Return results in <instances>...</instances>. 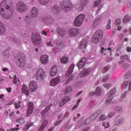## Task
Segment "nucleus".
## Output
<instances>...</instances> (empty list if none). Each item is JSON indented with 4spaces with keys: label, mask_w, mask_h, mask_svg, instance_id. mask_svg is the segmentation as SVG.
I'll use <instances>...</instances> for the list:
<instances>
[{
    "label": "nucleus",
    "mask_w": 131,
    "mask_h": 131,
    "mask_svg": "<svg viewBox=\"0 0 131 131\" xmlns=\"http://www.w3.org/2000/svg\"><path fill=\"white\" fill-rule=\"evenodd\" d=\"M81 98H80L77 102V104L74 105L73 108H72V110H75V109H76V108H77L78 107L79 104V103H80V102H81Z\"/></svg>",
    "instance_id": "58836bf2"
},
{
    "label": "nucleus",
    "mask_w": 131,
    "mask_h": 131,
    "mask_svg": "<svg viewBox=\"0 0 131 131\" xmlns=\"http://www.w3.org/2000/svg\"><path fill=\"white\" fill-rule=\"evenodd\" d=\"M16 122H18V123H20V124H23L25 122V120L23 118H19V119H16Z\"/></svg>",
    "instance_id": "473e14b6"
},
{
    "label": "nucleus",
    "mask_w": 131,
    "mask_h": 131,
    "mask_svg": "<svg viewBox=\"0 0 131 131\" xmlns=\"http://www.w3.org/2000/svg\"><path fill=\"white\" fill-rule=\"evenodd\" d=\"M15 107L16 109H18V108H20L21 107V102L19 101L17 103H14Z\"/></svg>",
    "instance_id": "3c124183"
},
{
    "label": "nucleus",
    "mask_w": 131,
    "mask_h": 131,
    "mask_svg": "<svg viewBox=\"0 0 131 131\" xmlns=\"http://www.w3.org/2000/svg\"><path fill=\"white\" fill-rule=\"evenodd\" d=\"M61 63L63 64H67V63L69 61V58L66 56H64L63 57L61 58Z\"/></svg>",
    "instance_id": "a878e982"
},
{
    "label": "nucleus",
    "mask_w": 131,
    "mask_h": 131,
    "mask_svg": "<svg viewBox=\"0 0 131 131\" xmlns=\"http://www.w3.org/2000/svg\"><path fill=\"white\" fill-rule=\"evenodd\" d=\"M122 47H123V44H120L117 47L116 49V52H119L121 49H122Z\"/></svg>",
    "instance_id": "603ef678"
},
{
    "label": "nucleus",
    "mask_w": 131,
    "mask_h": 131,
    "mask_svg": "<svg viewBox=\"0 0 131 131\" xmlns=\"http://www.w3.org/2000/svg\"><path fill=\"white\" fill-rule=\"evenodd\" d=\"M107 119V117L105 115H102L98 119L99 121H104Z\"/></svg>",
    "instance_id": "f704fd0d"
},
{
    "label": "nucleus",
    "mask_w": 131,
    "mask_h": 131,
    "mask_svg": "<svg viewBox=\"0 0 131 131\" xmlns=\"http://www.w3.org/2000/svg\"><path fill=\"white\" fill-rule=\"evenodd\" d=\"M33 125V123H28L24 127V130H28L30 126Z\"/></svg>",
    "instance_id": "7c9ffc66"
},
{
    "label": "nucleus",
    "mask_w": 131,
    "mask_h": 131,
    "mask_svg": "<svg viewBox=\"0 0 131 131\" xmlns=\"http://www.w3.org/2000/svg\"><path fill=\"white\" fill-rule=\"evenodd\" d=\"M79 33V29L72 28L69 30V35L70 37H75Z\"/></svg>",
    "instance_id": "9b49d317"
},
{
    "label": "nucleus",
    "mask_w": 131,
    "mask_h": 131,
    "mask_svg": "<svg viewBox=\"0 0 131 131\" xmlns=\"http://www.w3.org/2000/svg\"><path fill=\"white\" fill-rule=\"evenodd\" d=\"M102 8H103V6H100L96 11V14H99V11L102 10Z\"/></svg>",
    "instance_id": "69168bd1"
},
{
    "label": "nucleus",
    "mask_w": 131,
    "mask_h": 131,
    "mask_svg": "<svg viewBox=\"0 0 131 131\" xmlns=\"http://www.w3.org/2000/svg\"><path fill=\"white\" fill-rule=\"evenodd\" d=\"M98 117V116L96 114H95V113H93L91 116H90V117H89V118L92 121H94V120H95L96 119V118H97Z\"/></svg>",
    "instance_id": "2f4dec72"
},
{
    "label": "nucleus",
    "mask_w": 131,
    "mask_h": 131,
    "mask_svg": "<svg viewBox=\"0 0 131 131\" xmlns=\"http://www.w3.org/2000/svg\"><path fill=\"white\" fill-rule=\"evenodd\" d=\"M29 89L31 93H34L37 90V83L35 81H31L29 83Z\"/></svg>",
    "instance_id": "9d476101"
},
{
    "label": "nucleus",
    "mask_w": 131,
    "mask_h": 131,
    "mask_svg": "<svg viewBox=\"0 0 131 131\" xmlns=\"http://www.w3.org/2000/svg\"><path fill=\"white\" fill-rule=\"evenodd\" d=\"M40 4H41L42 5H47L49 2H50V0H38Z\"/></svg>",
    "instance_id": "37998d69"
},
{
    "label": "nucleus",
    "mask_w": 131,
    "mask_h": 131,
    "mask_svg": "<svg viewBox=\"0 0 131 131\" xmlns=\"http://www.w3.org/2000/svg\"><path fill=\"white\" fill-rule=\"evenodd\" d=\"M120 59H124L126 60V59H128V55H123L120 56Z\"/></svg>",
    "instance_id": "052dcab7"
},
{
    "label": "nucleus",
    "mask_w": 131,
    "mask_h": 131,
    "mask_svg": "<svg viewBox=\"0 0 131 131\" xmlns=\"http://www.w3.org/2000/svg\"><path fill=\"white\" fill-rule=\"evenodd\" d=\"M65 104H66V102H65L64 100L62 99V101H61L59 103V106L60 107H62V106H64Z\"/></svg>",
    "instance_id": "13d9d810"
},
{
    "label": "nucleus",
    "mask_w": 131,
    "mask_h": 131,
    "mask_svg": "<svg viewBox=\"0 0 131 131\" xmlns=\"http://www.w3.org/2000/svg\"><path fill=\"white\" fill-rule=\"evenodd\" d=\"M75 77V75H72L70 77L68 78V79L66 81V84H68L69 83V82L73 79Z\"/></svg>",
    "instance_id": "e433bc0d"
},
{
    "label": "nucleus",
    "mask_w": 131,
    "mask_h": 131,
    "mask_svg": "<svg viewBox=\"0 0 131 131\" xmlns=\"http://www.w3.org/2000/svg\"><path fill=\"white\" fill-rule=\"evenodd\" d=\"M6 31V28L2 22H0V34H3Z\"/></svg>",
    "instance_id": "c85d7f7f"
},
{
    "label": "nucleus",
    "mask_w": 131,
    "mask_h": 131,
    "mask_svg": "<svg viewBox=\"0 0 131 131\" xmlns=\"http://www.w3.org/2000/svg\"><path fill=\"white\" fill-rule=\"evenodd\" d=\"M40 36L38 33L33 34L32 36V41L34 45H39L40 43Z\"/></svg>",
    "instance_id": "1a4fd4ad"
},
{
    "label": "nucleus",
    "mask_w": 131,
    "mask_h": 131,
    "mask_svg": "<svg viewBox=\"0 0 131 131\" xmlns=\"http://www.w3.org/2000/svg\"><path fill=\"white\" fill-rule=\"evenodd\" d=\"M51 107H52V104H49V105L45 109L43 110L42 112L41 113V114L43 116L50 109H51Z\"/></svg>",
    "instance_id": "bb28decb"
},
{
    "label": "nucleus",
    "mask_w": 131,
    "mask_h": 131,
    "mask_svg": "<svg viewBox=\"0 0 131 131\" xmlns=\"http://www.w3.org/2000/svg\"><path fill=\"white\" fill-rule=\"evenodd\" d=\"M13 82L14 84H17L18 83V81H17V76L16 75H14V77L13 78Z\"/></svg>",
    "instance_id": "864d4df0"
},
{
    "label": "nucleus",
    "mask_w": 131,
    "mask_h": 131,
    "mask_svg": "<svg viewBox=\"0 0 131 131\" xmlns=\"http://www.w3.org/2000/svg\"><path fill=\"white\" fill-rule=\"evenodd\" d=\"M28 108L27 114H32L33 111V103L32 102H28Z\"/></svg>",
    "instance_id": "5701e85b"
},
{
    "label": "nucleus",
    "mask_w": 131,
    "mask_h": 131,
    "mask_svg": "<svg viewBox=\"0 0 131 131\" xmlns=\"http://www.w3.org/2000/svg\"><path fill=\"white\" fill-rule=\"evenodd\" d=\"M101 3H102V0H98V1H95L94 4V7L95 8V7H97L99 6V5L101 4Z\"/></svg>",
    "instance_id": "79ce46f5"
},
{
    "label": "nucleus",
    "mask_w": 131,
    "mask_h": 131,
    "mask_svg": "<svg viewBox=\"0 0 131 131\" xmlns=\"http://www.w3.org/2000/svg\"><path fill=\"white\" fill-rule=\"evenodd\" d=\"M92 122V120L89 118L86 120L84 121L83 124H90Z\"/></svg>",
    "instance_id": "c03bdc74"
},
{
    "label": "nucleus",
    "mask_w": 131,
    "mask_h": 131,
    "mask_svg": "<svg viewBox=\"0 0 131 131\" xmlns=\"http://www.w3.org/2000/svg\"><path fill=\"white\" fill-rule=\"evenodd\" d=\"M25 20L26 23H27L28 24L31 23V21H30V18H29V15L26 16Z\"/></svg>",
    "instance_id": "49530a36"
},
{
    "label": "nucleus",
    "mask_w": 131,
    "mask_h": 131,
    "mask_svg": "<svg viewBox=\"0 0 131 131\" xmlns=\"http://www.w3.org/2000/svg\"><path fill=\"white\" fill-rule=\"evenodd\" d=\"M60 5L61 9L66 11H70L73 9V4L70 0H62Z\"/></svg>",
    "instance_id": "f03ea898"
},
{
    "label": "nucleus",
    "mask_w": 131,
    "mask_h": 131,
    "mask_svg": "<svg viewBox=\"0 0 131 131\" xmlns=\"http://www.w3.org/2000/svg\"><path fill=\"white\" fill-rule=\"evenodd\" d=\"M62 100H64L66 103H67V102L70 101V97L69 96H65Z\"/></svg>",
    "instance_id": "6e6d98bb"
},
{
    "label": "nucleus",
    "mask_w": 131,
    "mask_h": 131,
    "mask_svg": "<svg viewBox=\"0 0 131 131\" xmlns=\"http://www.w3.org/2000/svg\"><path fill=\"white\" fill-rule=\"evenodd\" d=\"M64 48V44L62 42H56V49L58 50H61Z\"/></svg>",
    "instance_id": "c756f323"
},
{
    "label": "nucleus",
    "mask_w": 131,
    "mask_h": 131,
    "mask_svg": "<svg viewBox=\"0 0 131 131\" xmlns=\"http://www.w3.org/2000/svg\"><path fill=\"white\" fill-rule=\"evenodd\" d=\"M126 51L128 52V53H129V52H131V47H127L126 49Z\"/></svg>",
    "instance_id": "774afa93"
},
{
    "label": "nucleus",
    "mask_w": 131,
    "mask_h": 131,
    "mask_svg": "<svg viewBox=\"0 0 131 131\" xmlns=\"http://www.w3.org/2000/svg\"><path fill=\"white\" fill-rule=\"evenodd\" d=\"M60 81V77H57L52 79L50 81V85L51 86H55Z\"/></svg>",
    "instance_id": "a211bd4d"
},
{
    "label": "nucleus",
    "mask_w": 131,
    "mask_h": 131,
    "mask_svg": "<svg viewBox=\"0 0 131 131\" xmlns=\"http://www.w3.org/2000/svg\"><path fill=\"white\" fill-rule=\"evenodd\" d=\"M47 20H48L49 23H53V22H54V19L51 16L48 18Z\"/></svg>",
    "instance_id": "680f3d73"
},
{
    "label": "nucleus",
    "mask_w": 131,
    "mask_h": 131,
    "mask_svg": "<svg viewBox=\"0 0 131 131\" xmlns=\"http://www.w3.org/2000/svg\"><path fill=\"white\" fill-rule=\"evenodd\" d=\"M48 123H49L48 120H45L42 123V125H41V126H42L44 128H46V126L48 125Z\"/></svg>",
    "instance_id": "de8ad7c7"
},
{
    "label": "nucleus",
    "mask_w": 131,
    "mask_h": 131,
    "mask_svg": "<svg viewBox=\"0 0 131 131\" xmlns=\"http://www.w3.org/2000/svg\"><path fill=\"white\" fill-rule=\"evenodd\" d=\"M57 72H58V68H57V66H53L51 69L50 75V76L53 77L56 76V74H57Z\"/></svg>",
    "instance_id": "6ab92c4d"
},
{
    "label": "nucleus",
    "mask_w": 131,
    "mask_h": 131,
    "mask_svg": "<svg viewBox=\"0 0 131 131\" xmlns=\"http://www.w3.org/2000/svg\"><path fill=\"white\" fill-rule=\"evenodd\" d=\"M51 10L54 15H58V14L60 13V8H59V7L57 5L53 6Z\"/></svg>",
    "instance_id": "4be33fe9"
},
{
    "label": "nucleus",
    "mask_w": 131,
    "mask_h": 131,
    "mask_svg": "<svg viewBox=\"0 0 131 131\" xmlns=\"http://www.w3.org/2000/svg\"><path fill=\"white\" fill-rule=\"evenodd\" d=\"M16 64L20 68H23L25 65V55L23 54H20L16 58Z\"/></svg>",
    "instance_id": "0eeeda50"
},
{
    "label": "nucleus",
    "mask_w": 131,
    "mask_h": 131,
    "mask_svg": "<svg viewBox=\"0 0 131 131\" xmlns=\"http://www.w3.org/2000/svg\"><path fill=\"white\" fill-rule=\"evenodd\" d=\"M86 47H88V39L84 38L81 41L79 48L82 50L83 53H84L85 51L83 50H85Z\"/></svg>",
    "instance_id": "f8f14e48"
},
{
    "label": "nucleus",
    "mask_w": 131,
    "mask_h": 131,
    "mask_svg": "<svg viewBox=\"0 0 131 131\" xmlns=\"http://www.w3.org/2000/svg\"><path fill=\"white\" fill-rule=\"evenodd\" d=\"M131 77V71H129L124 77V79H128Z\"/></svg>",
    "instance_id": "c9c22d12"
},
{
    "label": "nucleus",
    "mask_w": 131,
    "mask_h": 131,
    "mask_svg": "<svg viewBox=\"0 0 131 131\" xmlns=\"http://www.w3.org/2000/svg\"><path fill=\"white\" fill-rule=\"evenodd\" d=\"M101 113H102V111H101V110H98L96 112H95L94 113L95 114H97V116H98L99 115V114H101Z\"/></svg>",
    "instance_id": "0e129e2a"
},
{
    "label": "nucleus",
    "mask_w": 131,
    "mask_h": 131,
    "mask_svg": "<svg viewBox=\"0 0 131 131\" xmlns=\"http://www.w3.org/2000/svg\"><path fill=\"white\" fill-rule=\"evenodd\" d=\"M109 79V75H107L106 76H104L102 79L103 82H106L107 80Z\"/></svg>",
    "instance_id": "5fc2aeb1"
},
{
    "label": "nucleus",
    "mask_w": 131,
    "mask_h": 131,
    "mask_svg": "<svg viewBox=\"0 0 131 131\" xmlns=\"http://www.w3.org/2000/svg\"><path fill=\"white\" fill-rule=\"evenodd\" d=\"M74 69V64H72L70 66L68 71L66 73V77H69V76H70V75H71V74L72 73V72H73Z\"/></svg>",
    "instance_id": "aec40b11"
},
{
    "label": "nucleus",
    "mask_w": 131,
    "mask_h": 131,
    "mask_svg": "<svg viewBox=\"0 0 131 131\" xmlns=\"http://www.w3.org/2000/svg\"><path fill=\"white\" fill-rule=\"evenodd\" d=\"M47 77V74H46V72L43 71L42 69H39L36 74V79L37 80H43L45 78Z\"/></svg>",
    "instance_id": "423d86ee"
},
{
    "label": "nucleus",
    "mask_w": 131,
    "mask_h": 131,
    "mask_svg": "<svg viewBox=\"0 0 131 131\" xmlns=\"http://www.w3.org/2000/svg\"><path fill=\"white\" fill-rule=\"evenodd\" d=\"M38 15V9L36 7H33L31 10V16L33 18L37 17Z\"/></svg>",
    "instance_id": "f3484780"
},
{
    "label": "nucleus",
    "mask_w": 131,
    "mask_h": 131,
    "mask_svg": "<svg viewBox=\"0 0 131 131\" xmlns=\"http://www.w3.org/2000/svg\"><path fill=\"white\" fill-rule=\"evenodd\" d=\"M122 67L124 69H127L129 68V64L127 63H124L123 64Z\"/></svg>",
    "instance_id": "09e8293b"
},
{
    "label": "nucleus",
    "mask_w": 131,
    "mask_h": 131,
    "mask_svg": "<svg viewBox=\"0 0 131 131\" xmlns=\"http://www.w3.org/2000/svg\"><path fill=\"white\" fill-rule=\"evenodd\" d=\"M16 10L19 13H24L27 10V6L24 3L19 1L16 4Z\"/></svg>",
    "instance_id": "20e7f679"
},
{
    "label": "nucleus",
    "mask_w": 131,
    "mask_h": 131,
    "mask_svg": "<svg viewBox=\"0 0 131 131\" xmlns=\"http://www.w3.org/2000/svg\"><path fill=\"white\" fill-rule=\"evenodd\" d=\"M86 3H88V0H80L79 4L77 6L78 12L83 10V8L86 6Z\"/></svg>",
    "instance_id": "ddd939ff"
},
{
    "label": "nucleus",
    "mask_w": 131,
    "mask_h": 131,
    "mask_svg": "<svg viewBox=\"0 0 131 131\" xmlns=\"http://www.w3.org/2000/svg\"><path fill=\"white\" fill-rule=\"evenodd\" d=\"M13 3L9 0H3L0 4V14L4 19H11L14 16Z\"/></svg>",
    "instance_id": "f257e3e1"
},
{
    "label": "nucleus",
    "mask_w": 131,
    "mask_h": 131,
    "mask_svg": "<svg viewBox=\"0 0 131 131\" xmlns=\"http://www.w3.org/2000/svg\"><path fill=\"white\" fill-rule=\"evenodd\" d=\"M121 24V20L120 18H118L116 20V25H120Z\"/></svg>",
    "instance_id": "e2e57ef3"
},
{
    "label": "nucleus",
    "mask_w": 131,
    "mask_h": 131,
    "mask_svg": "<svg viewBox=\"0 0 131 131\" xmlns=\"http://www.w3.org/2000/svg\"><path fill=\"white\" fill-rule=\"evenodd\" d=\"M116 111H117V112H121V111H122V108L120 106H117L116 107Z\"/></svg>",
    "instance_id": "bf43d9fd"
},
{
    "label": "nucleus",
    "mask_w": 131,
    "mask_h": 131,
    "mask_svg": "<svg viewBox=\"0 0 131 131\" xmlns=\"http://www.w3.org/2000/svg\"><path fill=\"white\" fill-rule=\"evenodd\" d=\"M107 25L106 26V29H111V19H109L107 21Z\"/></svg>",
    "instance_id": "a18cd8bd"
},
{
    "label": "nucleus",
    "mask_w": 131,
    "mask_h": 131,
    "mask_svg": "<svg viewBox=\"0 0 131 131\" xmlns=\"http://www.w3.org/2000/svg\"><path fill=\"white\" fill-rule=\"evenodd\" d=\"M85 63H86V58H83L79 61L77 67L79 69H81V68H83L85 66Z\"/></svg>",
    "instance_id": "2eb2a0df"
},
{
    "label": "nucleus",
    "mask_w": 131,
    "mask_h": 131,
    "mask_svg": "<svg viewBox=\"0 0 131 131\" xmlns=\"http://www.w3.org/2000/svg\"><path fill=\"white\" fill-rule=\"evenodd\" d=\"M85 18V15L83 14H81L77 16L74 21V25L76 27H80L82 25V23Z\"/></svg>",
    "instance_id": "39448f33"
},
{
    "label": "nucleus",
    "mask_w": 131,
    "mask_h": 131,
    "mask_svg": "<svg viewBox=\"0 0 131 131\" xmlns=\"http://www.w3.org/2000/svg\"><path fill=\"white\" fill-rule=\"evenodd\" d=\"M101 93L102 92L101 91V88L100 87H97L96 89V95H97V96H101Z\"/></svg>",
    "instance_id": "72a5a7b5"
},
{
    "label": "nucleus",
    "mask_w": 131,
    "mask_h": 131,
    "mask_svg": "<svg viewBox=\"0 0 131 131\" xmlns=\"http://www.w3.org/2000/svg\"><path fill=\"white\" fill-rule=\"evenodd\" d=\"M114 115V113H110L108 114L107 117L108 118H111V117H113V116Z\"/></svg>",
    "instance_id": "338daca9"
},
{
    "label": "nucleus",
    "mask_w": 131,
    "mask_h": 131,
    "mask_svg": "<svg viewBox=\"0 0 131 131\" xmlns=\"http://www.w3.org/2000/svg\"><path fill=\"white\" fill-rule=\"evenodd\" d=\"M116 93V88H114L108 94L107 98L105 101L106 105H108L112 103V101L113 100V96H114V94Z\"/></svg>",
    "instance_id": "6e6552de"
},
{
    "label": "nucleus",
    "mask_w": 131,
    "mask_h": 131,
    "mask_svg": "<svg viewBox=\"0 0 131 131\" xmlns=\"http://www.w3.org/2000/svg\"><path fill=\"white\" fill-rule=\"evenodd\" d=\"M103 32L102 30L96 31L92 37L93 42H94V43H98L99 41H101L102 38H103Z\"/></svg>",
    "instance_id": "7ed1b4c3"
},
{
    "label": "nucleus",
    "mask_w": 131,
    "mask_h": 131,
    "mask_svg": "<svg viewBox=\"0 0 131 131\" xmlns=\"http://www.w3.org/2000/svg\"><path fill=\"white\" fill-rule=\"evenodd\" d=\"M57 32L61 36H64V35L66 34V31L63 28H58L57 29Z\"/></svg>",
    "instance_id": "393cba45"
},
{
    "label": "nucleus",
    "mask_w": 131,
    "mask_h": 131,
    "mask_svg": "<svg viewBox=\"0 0 131 131\" xmlns=\"http://www.w3.org/2000/svg\"><path fill=\"white\" fill-rule=\"evenodd\" d=\"M107 52V49L104 48V47H101V53L102 54H104V55H106V53Z\"/></svg>",
    "instance_id": "8fccbe9b"
},
{
    "label": "nucleus",
    "mask_w": 131,
    "mask_h": 131,
    "mask_svg": "<svg viewBox=\"0 0 131 131\" xmlns=\"http://www.w3.org/2000/svg\"><path fill=\"white\" fill-rule=\"evenodd\" d=\"M92 70L90 68L83 69L80 73V77H85L91 73Z\"/></svg>",
    "instance_id": "4468645a"
},
{
    "label": "nucleus",
    "mask_w": 131,
    "mask_h": 131,
    "mask_svg": "<svg viewBox=\"0 0 131 131\" xmlns=\"http://www.w3.org/2000/svg\"><path fill=\"white\" fill-rule=\"evenodd\" d=\"M21 93L26 95V96H29V90H28V88L27 85L23 84L21 86Z\"/></svg>",
    "instance_id": "412c9836"
},
{
    "label": "nucleus",
    "mask_w": 131,
    "mask_h": 131,
    "mask_svg": "<svg viewBox=\"0 0 131 131\" xmlns=\"http://www.w3.org/2000/svg\"><path fill=\"white\" fill-rule=\"evenodd\" d=\"M101 22L102 17L98 16L96 17L95 20L94 21V25L96 27V26H98V25H100Z\"/></svg>",
    "instance_id": "b1692460"
},
{
    "label": "nucleus",
    "mask_w": 131,
    "mask_h": 131,
    "mask_svg": "<svg viewBox=\"0 0 131 131\" xmlns=\"http://www.w3.org/2000/svg\"><path fill=\"white\" fill-rule=\"evenodd\" d=\"M129 83V82H128V81H124L123 83V89H127V86H128Z\"/></svg>",
    "instance_id": "ea45409f"
},
{
    "label": "nucleus",
    "mask_w": 131,
    "mask_h": 131,
    "mask_svg": "<svg viewBox=\"0 0 131 131\" xmlns=\"http://www.w3.org/2000/svg\"><path fill=\"white\" fill-rule=\"evenodd\" d=\"M103 86L105 88V89H110V88H111V84L104 83Z\"/></svg>",
    "instance_id": "4d7b16f0"
},
{
    "label": "nucleus",
    "mask_w": 131,
    "mask_h": 131,
    "mask_svg": "<svg viewBox=\"0 0 131 131\" xmlns=\"http://www.w3.org/2000/svg\"><path fill=\"white\" fill-rule=\"evenodd\" d=\"M109 69H110V66H106L102 69V73H105L107 72V71H108Z\"/></svg>",
    "instance_id": "4c0bfd02"
},
{
    "label": "nucleus",
    "mask_w": 131,
    "mask_h": 131,
    "mask_svg": "<svg viewBox=\"0 0 131 131\" xmlns=\"http://www.w3.org/2000/svg\"><path fill=\"white\" fill-rule=\"evenodd\" d=\"M40 62L43 65H46V64H48L49 63V56L47 55H43L41 56Z\"/></svg>",
    "instance_id": "dca6fc26"
},
{
    "label": "nucleus",
    "mask_w": 131,
    "mask_h": 131,
    "mask_svg": "<svg viewBox=\"0 0 131 131\" xmlns=\"http://www.w3.org/2000/svg\"><path fill=\"white\" fill-rule=\"evenodd\" d=\"M72 92V88L71 86H68L66 89V94H69V93Z\"/></svg>",
    "instance_id": "a19ab883"
},
{
    "label": "nucleus",
    "mask_w": 131,
    "mask_h": 131,
    "mask_svg": "<svg viewBox=\"0 0 131 131\" xmlns=\"http://www.w3.org/2000/svg\"><path fill=\"white\" fill-rule=\"evenodd\" d=\"M130 19H131V16H129L128 15H126L124 17L123 20V22L124 24L127 23L128 22H129V21H130Z\"/></svg>",
    "instance_id": "cd10ccee"
}]
</instances>
